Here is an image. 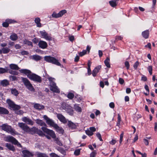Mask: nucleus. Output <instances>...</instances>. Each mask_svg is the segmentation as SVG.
Instances as JSON below:
<instances>
[{
    "label": "nucleus",
    "instance_id": "obj_1",
    "mask_svg": "<svg viewBox=\"0 0 157 157\" xmlns=\"http://www.w3.org/2000/svg\"><path fill=\"white\" fill-rule=\"evenodd\" d=\"M18 125L24 131L29 132L32 134H37L41 136L44 135V134L41 130L39 129L38 128L35 127H33L32 128H30L28 126L23 123H19Z\"/></svg>",
    "mask_w": 157,
    "mask_h": 157
},
{
    "label": "nucleus",
    "instance_id": "obj_2",
    "mask_svg": "<svg viewBox=\"0 0 157 157\" xmlns=\"http://www.w3.org/2000/svg\"><path fill=\"white\" fill-rule=\"evenodd\" d=\"M36 123L40 126H44L41 127V128L43 131L49 135L52 138L56 137V134L52 130L49 129L47 128V126L46 123L42 120L37 119L36 120Z\"/></svg>",
    "mask_w": 157,
    "mask_h": 157
},
{
    "label": "nucleus",
    "instance_id": "obj_3",
    "mask_svg": "<svg viewBox=\"0 0 157 157\" xmlns=\"http://www.w3.org/2000/svg\"><path fill=\"white\" fill-rule=\"evenodd\" d=\"M6 103L8 104L10 109L15 111V113L17 114L21 115L23 113L22 110H19L21 109L20 105H16L14 102L10 99H7Z\"/></svg>",
    "mask_w": 157,
    "mask_h": 157
},
{
    "label": "nucleus",
    "instance_id": "obj_4",
    "mask_svg": "<svg viewBox=\"0 0 157 157\" xmlns=\"http://www.w3.org/2000/svg\"><path fill=\"white\" fill-rule=\"evenodd\" d=\"M2 129L8 133H10L12 135L14 136L16 134L15 130L12 128L10 126L8 125L7 124H2L1 126Z\"/></svg>",
    "mask_w": 157,
    "mask_h": 157
},
{
    "label": "nucleus",
    "instance_id": "obj_5",
    "mask_svg": "<svg viewBox=\"0 0 157 157\" xmlns=\"http://www.w3.org/2000/svg\"><path fill=\"white\" fill-rule=\"evenodd\" d=\"M45 60L46 61L55 64L57 66H60L61 64L58 60L55 58L50 56H46L44 57Z\"/></svg>",
    "mask_w": 157,
    "mask_h": 157
},
{
    "label": "nucleus",
    "instance_id": "obj_6",
    "mask_svg": "<svg viewBox=\"0 0 157 157\" xmlns=\"http://www.w3.org/2000/svg\"><path fill=\"white\" fill-rule=\"evenodd\" d=\"M21 80L26 87L30 91L34 92L35 89L30 82L26 78L21 77Z\"/></svg>",
    "mask_w": 157,
    "mask_h": 157
},
{
    "label": "nucleus",
    "instance_id": "obj_7",
    "mask_svg": "<svg viewBox=\"0 0 157 157\" xmlns=\"http://www.w3.org/2000/svg\"><path fill=\"white\" fill-rule=\"evenodd\" d=\"M28 77L31 80L36 82L40 83L42 82L41 78L34 73H32L31 75H28Z\"/></svg>",
    "mask_w": 157,
    "mask_h": 157
},
{
    "label": "nucleus",
    "instance_id": "obj_8",
    "mask_svg": "<svg viewBox=\"0 0 157 157\" xmlns=\"http://www.w3.org/2000/svg\"><path fill=\"white\" fill-rule=\"evenodd\" d=\"M6 141L9 142H11L12 144L17 145L18 147H21V144L16 140V139L12 136H8L6 138Z\"/></svg>",
    "mask_w": 157,
    "mask_h": 157
},
{
    "label": "nucleus",
    "instance_id": "obj_9",
    "mask_svg": "<svg viewBox=\"0 0 157 157\" xmlns=\"http://www.w3.org/2000/svg\"><path fill=\"white\" fill-rule=\"evenodd\" d=\"M43 118L46 120V123L51 127H53L54 128L57 124H56L52 120L48 117V116L46 115H44L43 116Z\"/></svg>",
    "mask_w": 157,
    "mask_h": 157
},
{
    "label": "nucleus",
    "instance_id": "obj_10",
    "mask_svg": "<svg viewBox=\"0 0 157 157\" xmlns=\"http://www.w3.org/2000/svg\"><path fill=\"white\" fill-rule=\"evenodd\" d=\"M42 37L45 39L47 40L51 41L52 40V37L49 36L48 34L44 30L43 31H40Z\"/></svg>",
    "mask_w": 157,
    "mask_h": 157
},
{
    "label": "nucleus",
    "instance_id": "obj_11",
    "mask_svg": "<svg viewBox=\"0 0 157 157\" xmlns=\"http://www.w3.org/2000/svg\"><path fill=\"white\" fill-rule=\"evenodd\" d=\"M67 12L66 10H63L60 11L58 13H57L53 12L52 16L53 17L57 18L62 16L64 13Z\"/></svg>",
    "mask_w": 157,
    "mask_h": 157
},
{
    "label": "nucleus",
    "instance_id": "obj_12",
    "mask_svg": "<svg viewBox=\"0 0 157 157\" xmlns=\"http://www.w3.org/2000/svg\"><path fill=\"white\" fill-rule=\"evenodd\" d=\"M50 86V90L53 92L59 93L60 91L58 87L56 85V83L52 84Z\"/></svg>",
    "mask_w": 157,
    "mask_h": 157
},
{
    "label": "nucleus",
    "instance_id": "obj_13",
    "mask_svg": "<svg viewBox=\"0 0 157 157\" xmlns=\"http://www.w3.org/2000/svg\"><path fill=\"white\" fill-rule=\"evenodd\" d=\"M22 121L26 124L29 125H33V122L29 118L27 117H24L22 118Z\"/></svg>",
    "mask_w": 157,
    "mask_h": 157
},
{
    "label": "nucleus",
    "instance_id": "obj_14",
    "mask_svg": "<svg viewBox=\"0 0 157 157\" xmlns=\"http://www.w3.org/2000/svg\"><path fill=\"white\" fill-rule=\"evenodd\" d=\"M38 45L40 48L42 49L46 48L48 47L46 42L42 40H40L39 41Z\"/></svg>",
    "mask_w": 157,
    "mask_h": 157
},
{
    "label": "nucleus",
    "instance_id": "obj_15",
    "mask_svg": "<svg viewBox=\"0 0 157 157\" xmlns=\"http://www.w3.org/2000/svg\"><path fill=\"white\" fill-rule=\"evenodd\" d=\"M33 107L36 110H41L44 109V106L39 103H34Z\"/></svg>",
    "mask_w": 157,
    "mask_h": 157
},
{
    "label": "nucleus",
    "instance_id": "obj_16",
    "mask_svg": "<svg viewBox=\"0 0 157 157\" xmlns=\"http://www.w3.org/2000/svg\"><path fill=\"white\" fill-rule=\"evenodd\" d=\"M57 118L59 121L64 124H65L67 122V120L62 114H58L57 115Z\"/></svg>",
    "mask_w": 157,
    "mask_h": 157
},
{
    "label": "nucleus",
    "instance_id": "obj_17",
    "mask_svg": "<svg viewBox=\"0 0 157 157\" xmlns=\"http://www.w3.org/2000/svg\"><path fill=\"white\" fill-rule=\"evenodd\" d=\"M22 152L23 154V157H32L34 155L33 153L27 150H24L22 151Z\"/></svg>",
    "mask_w": 157,
    "mask_h": 157
},
{
    "label": "nucleus",
    "instance_id": "obj_18",
    "mask_svg": "<svg viewBox=\"0 0 157 157\" xmlns=\"http://www.w3.org/2000/svg\"><path fill=\"white\" fill-rule=\"evenodd\" d=\"M101 68V66L98 65L97 66L93 71L92 75L94 77L96 76L97 73L99 72Z\"/></svg>",
    "mask_w": 157,
    "mask_h": 157
},
{
    "label": "nucleus",
    "instance_id": "obj_19",
    "mask_svg": "<svg viewBox=\"0 0 157 157\" xmlns=\"http://www.w3.org/2000/svg\"><path fill=\"white\" fill-rule=\"evenodd\" d=\"M9 113V111L6 109L0 106V114L7 115Z\"/></svg>",
    "mask_w": 157,
    "mask_h": 157
},
{
    "label": "nucleus",
    "instance_id": "obj_20",
    "mask_svg": "<svg viewBox=\"0 0 157 157\" xmlns=\"http://www.w3.org/2000/svg\"><path fill=\"white\" fill-rule=\"evenodd\" d=\"M0 85L2 86L6 87L9 85V82L7 79H4L0 81Z\"/></svg>",
    "mask_w": 157,
    "mask_h": 157
},
{
    "label": "nucleus",
    "instance_id": "obj_21",
    "mask_svg": "<svg viewBox=\"0 0 157 157\" xmlns=\"http://www.w3.org/2000/svg\"><path fill=\"white\" fill-rule=\"evenodd\" d=\"M149 34V30H147L142 33V35L143 37L145 39L148 38Z\"/></svg>",
    "mask_w": 157,
    "mask_h": 157
},
{
    "label": "nucleus",
    "instance_id": "obj_22",
    "mask_svg": "<svg viewBox=\"0 0 157 157\" xmlns=\"http://www.w3.org/2000/svg\"><path fill=\"white\" fill-rule=\"evenodd\" d=\"M21 73L25 74L28 77V75H31L32 73L31 71L26 69H22L19 71Z\"/></svg>",
    "mask_w": 157,
    "mask_h": 157
},
{
    "label": "nucleus",
    "instance_id": "obj_23",
    "mask_svg": "<svg viewBox=\"0 0 157 157\" xmlns=\"http://www.w3.org/2000/svg\"><path fill=\"white\" fill-rule=\"evenodd\" d=\"M57 132L60 134H63L64 133V130L62 128L59 127L57 124L54 128Z\"/></svg>",
    "mask_w": 157,
    "mask_h": 157
},
{
    "label": "nucleus",
    "instance_id": "obj_24",
    "mask_svg": "<svg viewBox=\"0 0 157 157\" xmlns=\"http://www.w3.org/2000/svg\"><path fill=\"white\" fill-rule=\"evenodd\" d=\"M6 147L10 150L12 151H15V149L14 147L10 144L6 143Z\"/></svg>",
    "mask_w": 157,
    "mask_h": 157
},
{
    "label": "nucleus",
    "instance_id": "obj_25",
    "mask_svg": "<svg viewBox=\"0 0 157 157\" xmlns=\"http://www.w3.org/2000/svg\"><path fill=\"white\" fill-rule=\"evenodd\" d=\"M67 124L68 127L72 129H74L76 128V125L71 121H68Z\"/></svg>",
    "mask_w": 157,
    "mask_h": 157
},
{
    "label": "nucleus",
    "instance_id": "obj_26",
    "mask_svg": "<svg viewBox=\"0 0 157 157\" xmlns=\"http://www.w3.org/2000/svg\"><path fill=\"white\" fill-rule=\"evenodd\" d=\"M66 112L69 113L71 115H72L73 114L74 111L72 109V108L70 105L67 107V108L66 110Z\"/></svg>",
    "mask_w": 157,
    "mask_h": 157
},
{
    "label": "nucleus",
    "instance_id": "obj_27",
    "mask_svg": "<svg viewBox=\"0 0 157 157\" xmlns=\"http://www.w3.org/2000/svg\"><path fill=\"white\" fill-rule=\"evenodd\" d=\"M118 1L119 0H113L110 1L109 2V4L112 7H115L117 5Z\"/></svg>",
    "mask_w": 157,
    "mask_h": 157
},
{
    "label": "nucleus",
    "instance_id": "obj_28",
    "mask_svg": "<svg viewBox=\"0 0 157 157\" xmlns=\"http://www.w3.org/2000/svg\"><path fill=\"white\" fill-rule=\"evenodd\" d=\"M10 67L11 69L16 70H19L20 69L18 66L15 64H11L10 65Z\"/></svg>",
    "mask_w": 157,
    "mask_h": 157
},
{
    "label": "nucleus",
    "instance_id": "obj_29",
    "mask_svg": "<svg viewBox=\"0 0 157 157\" xmlns=\"http://www.w3.org/2000/svg\"><path fill=\"white\" fill-rule=\"evenodd\" d=\"M10 38L12 40L15 41L18 39V36L16 34L13 33L10 35Z\"/></svg>",
    "mask_w": 157,
    "mask_h": 157
},
{
    "label": "nucleus",
    "instance_id": "obj_30",
    "mask_svg": "<svg viewBox=\"0 0 157 157\" xmlns=\"http://www.w3.org/2000/svg\"><path fill=\"white\" fill-rule=\"evenodd\" d=\"M40 19L39 17H36L35 19V22L36 24L37 27H40L41 26V24L40 23Z\"/></svg>",
    "mask_w": 157,
    "mask_h": 157
},
{
    "label": "nucleus",
    "instance_id": "obj_31",
    "mask_svg": "<svg viewBox=\"0 0 157 157\" xmlns=\"http://www.w3.org/2000/svg\"><path fill=\"white\" fill-rule=\"evenodd\" d=\"M110 59L109 57H107L106 59L104 61V63L106 66L108 68L110 67V65L109 63Z\"/></svg>",
    "mask_w": 157,
    "mask_h": 157
},
{
    "label": "nucleus",
    "instance_id": "obj_32",
    "mask_svg": "<svg viewBox=\"0 0 157 157\" xmlns=\"http://www.w3.org/2000/svg\"><path fill=\"white\" fill-rule=\"evenodd\" d=\"M36 155L37 157H48L46 154L40 152H37Z\"/></svg>",
    "mask_w": 157,
    "mask_h": 157
},
{
    "label": "nucleus",
    "instance_id": "obj_33",
    "mask_svg": "<svg viewBox=\"0 0 157 157\" xmlns=\"http://www.w3.org/2000/svg\"><path fill=\"white\" fill-rule=\"evenodd\" d=\"M8 72V69L6 67L5 68L0 67V74H2Z\"/></svg>",
    "mask_w": 157,
    "mask_h": 157
},
{
    "label": "nucleus",
    "instance_id": "obj_34",
    "mask_svg": "<svg viewBox=\"0 0 157 157\" xmlns=\"http://www.w3.org/2000/svg\"><path fill=\"white\" fill-rule=\"evenodd\" d=\"M74 109L75 110L78 112H82L81 108L77 104L75 105Z\"/></svg>",
    "mask_w": 157,
    "mask_h": 157
},
{
    "label": "nucleus",
    "instance_id": "obj_35",
    "mask_svg": "<svg viewBox=\"0 0 157 157\" xmlns=\"http://www.w3.org/2000/svg\"><path fill=\"white\" fill-rule=\"evenodd\" d=\"M11 93L15 96H17L19 94L18 91L15 88L11 89Z\"/></svg>",
    "mask_w": 157,
    "mask_h": 157
},
{
    "label": "nucleus",
    "instance_id": "obj_36",
    "mask_svg": "<svg viewBox=\"0 0 157 157\" xmlns=\"http://www.w3.org/2000/svg\"><path fill=\"white\" fill-rule=\"evenodd\" d=\"M3 53V54H7L8 53L10 50L7 47L2 48Z\"/></svg>",
    "mask_w": 157,
    "mask_h": 157
},
{
    "label": "nucleus",
    "instance_id": "obj_37",
    "mask_svg": "<svg viewBox=\"0 0 157 157\" xmlns=\"http://www.w3.org/2000/svg\"><path fill=\"white\" fill-rule=\"evenodd\" d=\"M32 59L36 61H38L40 59V57L38 55H33L32 56Z\"/></svg>",
    "mask_w": 157,
    "mask_h": 157
},
{
    "label": "nucleus",
    "instance_id": "obj_38",
    "mask_svg": "<svg viewBox=\"0 0 157 157\" xmlns=\"http://www.w3.org/2000/svg\"><path fill=\"white\" fill-rule=\"evenodd\" d=\"M57 150L63 154L65 155L66 153V151L63 148L61 147H58L57 148Z\"/></svg>",
    "mask_w": 157,
    "mask_h": 157
},
{
    "label": "nucleus",
    "instance_id": "obj_39",
    "mask_svg": "<svg viewBox=\"0 0 157 157\" xmlns=\"http://www.w3.org/2000/svg\"><path fill=\"white\" fill-rule=\"evenodd\" d=\"M46 75L48 76V77H49V76L48 75L46 74ZM48 79L49 82H50V85H52V84L56 83L53 81V80L54 79V78H52V77H48Z\"/></svg>",
    "mask_w": 157,
    "mask_h": 157
},
{
    "label": "nucleus",
    "instance_id": "obj_40",
    "mask_svg": "<svg viewBox=\"0 0 157 157\" xmlns=\"http://www.w3.org/2000/svg\"><path fill=\"white\" fill-rule=\"evenodd\" d=\"M55 139V141L56 143L58 145L60 146H62L63 145V144L61 141L59 140L58 138H54Z\"/></svg>",
    "mask_w": 157,
    "mask_h": 157
},
{
    "label": "nucleus",
    "instance_id": "obj_41",
    "mask_svg": "<svg viewBox=\"0 0 157 157\" xmlns=\"http://www.w3.org/2000/svg\"><path fill=\"white\" fill-rule=\"evenodd\" d=\"M24 44H27L29 46L30 45L32 46H33L32 42L30 41H29L28 40H24Z\"/></svg>",
    "mask_w": 157,
    "mask_h": 157
},
{
    "label": "nucleus",
    "instance_id": "obj_42",
    "mask_svg": "<svg viewBox=\"0 0 157 157\" xmlns=\"http://www.w3.org/2000/svg\"><path fill=\"white\" fill-rule=\"evenodd\" d=\"M74 97V94L71 93H69L67 96V97L70 99H72Z\"/></svg>",
    "mask_w": 157,
    "mask_h": 157
},
{
    "label": "nucleus",
    "instance_id": "obj_43",
    "mask_svg": "<svg viewBox=\"0 0 157 157\" xmlns=\"http://www.w3.org/2000/svg\"><path fill=\"white\" fill-rule=\"evenodd\" d=\"M9 73L13 75H17L18 74V72L17 71H13L9 70L8 72Z\"/></svg>",
    "mask_w": 157,
    "mask_h": 157
},
{
    "label": "nucleus",
    "instance_id": "obj_44",
    "mask_svg": "<svg viewBox=\"0 0 157 157\" xmlns=\"http://www.w3.org/2000/svg\"><path fill=\"white\" fill-rule=\"evenodd\" d=\"M69 105L65 103H63L62 105V108L64 109H65V110L67 108Z\"/></svg>",
    "mask_w": 157,
    "mask_h": 157
},
{
    "label": "nucleus",
    "instance_id": "obj_45",
    "mask_svg": "<svg viewBox=\"0 0 157 157\" xmlns=\"http://www.w3.org/2000/svg\"><path fill=\"white\" fill-rule=\"evenodd\" d=\"M86 133L89 136H91L93 135V132L92 131H90L89 130L87 129L85 131Z\"/></svg>",
    "mask_w": 157,
    "mask_h": 157
},
{
    "label": "nucleus",
    "instance_id": "obj_46",
    "mask_svg": "<svg viewBox=\"0 0 157 157\" xmlns=\"http://www.w3.org/2000/svg\"><path fill=\"white\" fill-rule=\"evenodd\" d=\"M86 53V50H84L82 52H80L79 53V56H82Z\"/></svg>",
    "mask_w": 157,
    "mask_h": 157
},
{
    "label": "nucleus",
    "instance_id": "obj_47",
    "mask_svg": "<svg viewBox=\"0 0 157 157\" xmlns=\"http://www.w3.org/2000/svg\"><path fill=\"white\" fill-rule=\"evenodd\" d=\"M81 149H76L74 151V154L76 156H78L80 154Z\"/></svg>",
    "mask_w": 157,
    "mask_h": 157
},
{
    "label": "nucleus",
    "instance_id": "obj_48",
    "mask_svg": "<svg viewBox=\"0 0 157 157\" xmlns=\"http://www.w3.org/2000/svg\"><path fill=\"white\" fill-rule=\"evenodd\" d=\"M6 21L8 23V24H10L13 23H15L16 21L14 20H12L11 19H7L6 20Z\"/></svg>",
    "mask_w": 157,
    "mask_h": 157
},
{
    "label": "nucleus",
    "instance_id": "obj_49",
    "mask_svg": "<svg viewBox=\"0 0 157 157\" xmlns=\"http://www.w3.org/2000/svg\"><path fill=\"white\" fill-rule=\"evenodd\" d=\"M135 151L136 153L141 155H142V157H147V154L145 153L143 154L141 153L140 152L137 150L136 151Z\"/></svg>",
    "mask_w": 157,
    "mask_h": 157
},
{
    "label": "nucleus",
    "instance_id": "obj_50",
    "mask_svg": "<svg viewBox=\"0 0 157 157\" xmlns=\"http://www.w3.org/2000/svg\"><path fill=\"white\" fill-rule=\"evenodd\" d=\"M140 64L139 62L138 61H137L133 65L134 68L135 69H136L138 66Z\"/></svg>",
    "mask_w": 157,
    "mask_h": 157
},
{
    "label": "nucleus",
    "instance_id": "obj_51",
    "mask_svg": "<svg viewBox=\"0 0 157 157\" xmlns=\"http://www.w3.org/2000/svg\"><path fill=\"white\" fill-rule=\"evenodd\" d=\"M148 70L150 75H151L152 74V66H149L148 67Z\"/></svg>",
    "mask_w": 157,
    "mask_h": 157
},
{
    "label": "nucleus",
    "instance_id": "obj_52",
    "mask_svg": "<svg viewBox=\"0 0 157 157\" xmlns=\"http://www.w3.org/2000/svg\"><path fill=\"white\" fill-rule=\"evenodd\" d=\"M96 154V150H94L90 155V157H95Z\"/></svg>",
    "mask_w": 157,
    "mask_h": 157
},
{
    "label": "nucleus",
    "instance_id": "obj_53",
    "mask_svg": "<svg viewBox=\"0 0 157 157\" xmlns=\"http://www.w3.org/2000/svg\"><path fill=\"white\" fill-rule=\"evenodd\" d=\"M49 155L51 157H60L55 153H52L49 154Z\"/></svg>",
    "mask_w": 157,
    "mask_h": 157
},
{
    "label": "nucleus",
    "instance_id": "obj_54",
    "mask_svg": "<svg viewBox=\"0 0 157 157\" xmlns=\"http://www.w3.org/2000/svg\"><path fill=\"white\" fill-rule=\"evenodd\" d=\"M124 64L125 67H126L127 70H128L129 68L130 65L128 61H126L124 63Z\"/></svg>",
    "mask_w": 157,
    "mask_h": 157
},
{
    "label": "nucleus",
    "instance_id": "obj_55",
    "mask_svg": "<svg viewBox=\"0 0 157 157\" xmlns=\"http://www.w3.org/2000/svg\"><path fill=\"white\" fill-rule=\"evenodd\" d=\"M96 136L99 139L100 141H102V139L101 135L99 132H98L96 134Z\"/></svg>",
    "mask_w": 157,
    "mask_h": 157
},
{
    "label": "nucleus",
    "instance_id": "obj_56",
    "mask_svg": "<svg viewBox=\"0 0 157 157\" xmlns=\"http://www.w3.org/2000/svg\"><path fill=\"white\" fill-rule=\"evenodd\" d=\"M9 25L8 24V23L6 21V20L2 24V26L6 28L8 27L9 26Z\"/></svg>",
    "mask_w": 157,
    "mask_h": 157
},
{
    "label": "nucleus",
    "instance_id": "obj_57",
    "mask_svg": "<svg viewBox=\"0 0 157 157\" xmlns=\"http://www.w3.org/2000/svg\"><path fill=\"white\" fill-rule=\"evenodd\" d=\"M10 78L13 81H14L17 80V77L13 75H11L10 76Z\"/></svg>",
    "mask_w": 157,
    "mask_h": 157
},
{
    "label": "nucleus",
    "instance_id": "obj_58",
    "mask_svg": "<svg viewBox=\"0 0 157 157\" xmlns=\"http://www.w3.org/2000/svg\"><path fill=\"white\" fill-rule=\"evenodd\" d=\"M119 83L121 84H123L124 82V80L121 78H119Z\"/></svg>",
    "mask_w": 157,
    "mask_h": 157
},
{
    "label": "nucleus",
    "instance_id": "obj_59",
    "mask_svg": "<svg viewBox=\"0 0 157 157\" xmlns=\"http://www.w3.org/2000/svg\"><path fill=\"white\" fill-rule=\"evenodd\" d=\"M109 106L111 108H114L115 107V105L113 102H111L109 104Z\"/></svg>",
    "mask_w": 157,
    "mask_h": 157
},
{
    "label": "nucleus",
    "instance_id": "obj_60",
    "mask_svg": "<svg viewBox=\"0 0 157 157\" xmlns=\"http://www.w3.org/2000/svg\"><path fill=\"white\" fill-rule=\"evenodd\" d=\"M144 142L145 145L147 146L149 145L148 141L147 139H144Z\"/></svg>",
    "mask_w": 157,
    "mask_h": 157
},
{
    "label": "nucleus",
    "instance_id": "obj_61",
    "mask_svg": "<svg viewBox=\"0 0 157 157\" xmlns=\"http://www.w3.org/2000/svg\"><path fill=\"white\" fill-rule=\"evenodd\" d=\"M116 142V141L115 140L113 139L109 142V143L112 145H114Z\"/></svg>",
    "mask_w": 157,
    "mask_h": 157
},
{
    "label": "nucleus",
    "instance_id": "obj_62",
    "mask_svg": "<svg viewBox=\"0 0 157 157\" xmlns=\"http://www.w3.org/2000/svg\"><path fill=\"white\" fill-rule=\"evenodd\" d=\"M141 80L144 81H146L147 80V77L144 75H143L141 77Z\"/></svg>",
    "mask_w": 157,
    "mask_h": 157
},
{
    "label": "nucleus",
    "instance_id": "obj_63",
    "mask_svg": "<svg viewBox=\"0 0 157 157\" xmlns=\"http://www.w3.org/2000/svg\"><path fill=\"white\" fill-rule=\"evenodd\" d=\"M90 131L92 132H93L96 131V129L95 127H92L90 128Z\"/></svg>",
    "mask_w": 157,
    "mask_h": 157
},
{
    "label": "nucleus",
    "instance_id": "obj_64",
    "mask_svg": "<svg viewBox=\"0 0 157 157\" xmlns=\"http://www.w3.org/2000/svg\"><path fill=\"white\" fill-rule=\"evenodd\" d=\"M123 39V37L121 36H116V40H121Z\"/></svg>",
    "mask_w": 157,
    "mask_h": 157
}]
</instances>
